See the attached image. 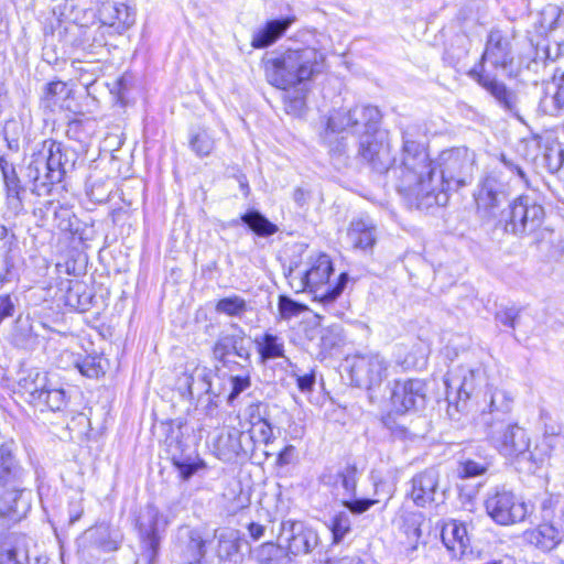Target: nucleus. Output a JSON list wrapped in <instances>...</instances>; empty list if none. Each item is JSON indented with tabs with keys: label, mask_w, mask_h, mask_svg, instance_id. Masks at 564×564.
<instances>
[{
	"label": "nucleus",
	"mask_w": 564,
	"mask_h": 564,
	"mask_svg": "<svg viewBox=\"0 0 564 564\" xmlns=\"http://www.w3.org/2000/svg\"><path fill=\"white\" fill-rule=\"evenodd\" d=\"M476 167V153L467 147L445 149L431 160L426 147L403 131L400 164L392 172L405 204L427 210L445 206L452 192L471 184Z\"/></svg>",
	"instance_id": "1"
},
{
	"label": "nucleus",
	"mask_w": 564,
	"mask_h": 564,
	"mask_svg": "<svg viewBox=\"0 0 564 564\" xmlns=\"http://www.w3.org/2000/svg\"><path fill=\"white\" fill-rule=\"evenodd\" d=\"M325 59V54L314 47L290 48L263 61L265 78L272 86L288 89L321 74Z\"/></svg>",
	"instance_id": "2"
},
{
	"label": "nucleus",
	"mask_w": 564,
	"mask_h": 564,
	"mask_svg": "<svg viewBox=\"0 0 564 564\" xmlns=\"http://www.w3.org/2000/svg\"><path fill=\"white\" fill-rule=\"evenodd\" d=\"M544 197L538 192L523 193L499 213L497 226L519 239L538 236L545 223Z\"/></svg>",
	"instance_id": "3"
},
{
	"label": "nucleus",
	"mask_w": 564,
	"mask_h": 564,
	"mask_svg": "<svg viewBox=\"0 0 564 564\" xmlns=\"http://www.w3.org/2000/svg\"><path fill=\"white\" fill-rule=\"evenodd\" d=\"M446 387L447 414L455 417L467 408V403H475L484 390L492 384L488 383L486 369L481 365H459L447 372L444 380Z\"/></svg>",
	"instance_id": "4"
},
{
	"label": "nucleus",
	"mask_w": 564,
	"mask_h": 564,
	"mask_svg": "<svg viewBox=\"0 0 564 564\" xmlns=\"http://www.w3.org/2000/svg\"><path fill=\"white\" fill-rule=\"evenodd\" d=\"M180 509V502H176L165 512L154 501L140 509L135 521L142 556L147 558L148 564H155L165 530Z\"/></svg>",
	"instance_id": "5"
},
{
	"label": "nucleus",
	"mask_w": 564,
	"mask_h": 564,
	"mask_svg": "<svg viewBox=\"0 0 564 564\" xmlns=\"http://www.w3.org/2000/svg\"><path fill=\"white\" fill-rule=\"evenodd\" d=\"M485 433L501 455L516 458L520 464L527 465L529 473H534L544 460L542 455H538L535 451L530 449V438L525 430L514 421Z\"/></svg>",
	"instance_id": "6"
},
{
	"label": "nucleus",
	"mask_w": 564,
	"mask_h": 564,
	"mask_svg": "<svg viewBox=\"0 0 564 564\" xmlns=\"http://www.w3.org/2000/svg\"><path fill=\"white\" fill-rule=\"evenodd\" d=\"M351 382L369 392L373 402L372 391L379 388L388 376L389 362L378 351L356 352L346 359Z\"/></svg>",
	"instance_id": "7"
},
{
	"label": "nucleus",
	"mask_w": 564,
	"mask_h": 564,
	"mask_svg": "<svg viewBox=\"0 0 564 564\" xmlns=\"http://www.w3.org/2000/svg\"><path fill=\"white\" fill-rule=\"evenodd\" d=\"M474 405L478 422L486 432L512 421L514 395L503 388L491 386L484 390Z\"/></svg>",
	"instance_id": "8"
},
{
	"label": "nucleus",
	"mask_w": 564,
	"mask_h": 564,
	"mask_svg": "<svg viewBox=\"0 0 564 564\" xmlns=\"http://www.w3.org/2000/svg\"><path fill=\"white\" fill-rule=\"evenodd\" d=\"M486 62L507 76L518 78L520 64H518V54L513 50L512 36L502 30L491 29L477 64L485 65Z\"/></svg>",
	"instance_id": "9"
},
{
	"label": "nucleus",
	"mask_w": 564,
	"mask_h": 564,
	"mask_svg": "<svg viewBox=\"0 0 564 564\" xmlns=\"http://www.w3.org/2000/svg\"><path fill=\"white\" fill-rule=\"evenodd\" d=\"M510 186L502 171L494 169L478 183L474 193L478 213L485 217H496L500 207L508 202Z\"/></svg>",
	"instance_id": "10"
},
{
	"label": "nucleus",
	"mask_w": 564,
	"mask_h": 564,
	"mask_svg": "<svg viewBox=\"0 0 564 564\" xmlns=\"http://www.w3.org/2000/svg\"><path fill=\"white\" fill-rule=\"evenodd\" d=\"M390 152L391 144L387 131L379 129L360 137L358 154L375 172H387L394 176L392 170L400 164V156L392 159Z\"/></svg>",
	"instance_id": "11"
},
{
	"label": "nucleus",
	"mask_w": 564,
	"mask_h": 564,
	"mask_svg": "<svg viewBox=\"0 0 564 564\" xmlns=\"http://www.w3.org/2000/svg\"><path fill=\"white\" fill-rule=\"evenodd\" d=\"M381 112L375 106H356L348 111H336L327 121V129L340 132L350 129L354 133L366 135L379 130Z\"/></svg>",
	"instance_id": "12"
},
{
	"label": "nucleus",
	"mask_w": 564,
	"mask_h": 564,
	"mask_svg": "<svg viewBox=\"0 0 564 564\" xmlns=\"http://www.w3.org/2000/svg\"><path fill=\"white\" fill-rule=\"evenodd\" d=\"M333 270L330 258L327 254H321L304 272L306 282L311 284V292H314L325 304L333 303L343 293L349 281L348 274L344 272L339 274L333 286L328 285L325 290H321L328 282Z\"/></svg>",
	"instance_id": "13"
},
{
	"label": "nucleus",
	"mask_w": 564,
	"mask_h": 564,
	"mask_svg": "<svg viewBox=\"0 0 564 564\" xmlns=\"http://www.w3.org/2000/svg\"><path fill=\"white\" fill-rule=\"evenodd\" d=\"M184 422L180 419L170 420L161 423L162 434L164 436V443L171 449H174L173 464L180 471L181 477L184 480L189 479L193 475L199 474L206 469L205 463L199 458H177L176 452H183V427Z\"/></svg>",
	"instance_id": "14"
},
{
	"label": "nucleus",
	"mask_w": 564,
	"mask_h": 564,
	"mask_svg": "<svg viewBox=\"0 0 564 564\" xmlns=\"http://www.w3.org/2000/svg\"><path fill=\"white\" fill-rule=\"evenodd\" d=\"M467 76L485 89L505 111L519 118L517 93L499 80L496 75L487 72L485 65L475 64Z\"/></svg>",
	"instance_id": "15"
},
{
	"label": "nucleus",
	"mask_w": 564,
	"mask_h": 564,
	"mask_svg": "<svg viewBox=\"0 0 564 564\" xmlns=\"http://www.w3.org/2000/svg\"><path fill=\"white\" fill-rule=\"evenodd\" d=\"M260 508L257 511V520L247 525L249 538L257 542L265 538L270 524L279 518H284L291 507L290 496H261Z\"/></svg>",
	"instance_id": "16"
},
{
	"label": "nucleus",
	"mask_w": 564,
	"mask_h": 564,
	"mask_svg": "<svg viewBox=\"0 0 564 564\" xmlns=\"http://www.w3.org/2000/svg\"><path fill=\"white\" fill-rule=\"evenodd\" d=\"M213 356L229 372H235L241 364H251L243 330L240 329V334L220 335L214 344Z\"/></svg>",
	"instance_id": "17"
},
{
	"label": "nucleus",
	"mask_w": 564,
	"mask_h": 564,
	"mask_svg": "<svg viewBox=\"0 0 564 564\" xmlns=\"http://www.w3.org/2000/svg\"><path fill=\"white\" fill-rule=\"evenodd\" d=\"M28 471L17 457V445L13 440L0 444V488L14 494H22Z\"/></svg>",
	"instance_id": "18"
},
{
	"label": "nucleus",
	"mask_w": 564,
	"mask_h": 564,
	"mask_svg": "<svg viewBox=\"0 0 564 564\" xmlns=\"http://www.w3.org/2000/svg\"><path fill=\"white\" fill-rule=\"evenodd\" d=\"M270 534L278 540L284 541L288 552L293 555L310 553L318 542V535L315 530L306 527L301 521L291 519L281 521L276 535L273 532V527H271Z\"/></svg>",
	"instance_id": "19"
},
{
	"label": "nucleus",
	"mask_w": 564,
	"mask_h": 564,
	"mask_svg": "<svg viewBox=\"0 0 564 564\" xmlns=\"http://www.w3.org/2000/svg\"><path fill=\"white\" fill-rule=\"evenodd\" d=\"M214 453L225 463L247 459L252 455L250 436L235 427L225 429L214 441Z\"/></svg>",
	"instance_id": "20"
},
{
	"label": "nucleus",
	"mask_w": 564,
	"mask_h": 564,
	"mask_svg": "<svg viewBox=\"0 0 564 564\" xmlns=\"http://www.w3.org/2000/svg\"><path fill=\"white\" fill-rule=\"evenodd\" d=\"M30 394V403L41 412L63 411L67 405L66 392L62 388H53L46 375L36 373L35 379L25 386Z\"/></svg>",
	"instance_id": "21"
},
{
	"label": "nucleus",
	"mask_w": 564,
	"mask_h": 564,
	"mask_svg": "<svg viewBox=\"0 0 564 564\" xmlns=\"http://www.w3.org/2000/svg\"><path fill=\"white\" fill-rule=\"evenodd\" d=\"M485 506L490 518L500 525L521 522L530 512L521 496H488Z\"/></svg>",
	"instance_id": "22"
},
{
	"label": "nucleus",
	"mask_w": 564,
	"mask_h": 564,
	"mask_svg": "<svg viewBox=\"0 0 564 564\" xmlns=\"http://www.w3.org/2000/svg\"><path fill=\"white\" fill-rule=\"evenodd\" d=\"M426 386L420 379L395 380L391 391V403L399 413L424 408Z\"/></svg>",
	"instance_id": "23"
},
{
	"label": "nucleus",
	"mask_w": 564,
	"mask_h": 564,
	"mask_svg": "<svg viewBox=\"0 0 564 564\" xmlns=\"http://www.w3.org/2000/svg\"><path fill=\"white\" fill-rule=\"evenodd\" d=\"M37 147L36 151L44 154V162L48 167L45 182H62L67 171L74 166V160L68 158V151L63 148L61 142L52 139L44 140Z\"/></svg>",
	"instance_id": "24"
},
{
	"label": "nucleus",
	"mask_w": 564,
	"mask_h": 564,
	"mask_svg": "<svg viewBox=\"0 0 564 564\" xmlns=\"http://www.w3.org/2000/svg\"><path fill=\"white\" fill-rule=\"evenodd\" d=\"M175 551L183 564H200L205 555V542L197 530L181 527L177 530Z\"/></svg>",
	"instance_id": "25"
},
{
	"label": "nucleus",
	"mask_w": 564,
	"mask_h": 564,
	"mask_svg": "<svg viewBox=\"0 0 564 564\" xmlns=\"http://www.w3.org/2000/svg\"><path fill=\"white\" fill-rule=\"evenodd\" d=\"M347 239L354 249L371 252L378 239L376 223L364 215L352 218L347 229Z\"/></svg>",
	"instance_id": "26"
},
{
	"label": "nucleus",
	"mask_w": 564,
	"mask_h": 564,
	"mask_svg": "<svg viewBox=\"0 0 564 564\" xmlns=\"http://www.w3.org/2000/svg\"><path fill=\"white\" fill-rule=\"evenodd\" d=\"M0 172L6 191L7 205L15 214L23 209L22 194L25 187L22 185L13 163L9 162L4 155H0Z\"/></svg>",
	"instance_id": "27"
},
{
	"label": "nucleus",
	"mask_w": 564,
	"mask_h": 564,
	"mask_svg": "<svg viewBox=\"0 0 564 564\" xmlns=\"http://www.w3.org/2000/svg\"><path fill=\"white\" fill-rule=\"evenodd\" d=\"M29 561L26 535L18 532L0 534V564H25Z\"/></svg>",
	"instance_id": "28"
},
{
	"label": "nucleus",
	"mask_w": 564,
	"mask_h": 564,
	"mask_svg": "<svg viewBox=\"0 0 564 564\" xmlns=\"http://www.w3.org/2000/svg\"><path fill=\"white\" fill-rule=\"evenodd\" d=\"M294 21L295 18L291 15L267 21L263 26L257 29L253 32L251 46L253 48L260 50L273 45L285 34Z\"/></svg>",
	"instance_id": "29"
},
{
	"label": "nucleus",
	"mask_w": 564,
	"mask_h": 564,
	"mask_svg": "<svg viewBox=\"0 0 564 564\" xmlns=\"http://www.w3.org/2000/svg\"><path fill=\"white\" fill-rule=\"evenodd\" d=\"M530 47L525 53L518 54L519 77L524 80L536 83L543 79L547 63L543 58L541 52L536 47L532 39H529Z\"/></svg>",
	"instance_id": "30"
},
{
	"label": "nucleus",
	"mask_w": 564,
	"mask_h": 564,
	"mask_svg": "<svg viewBox=\"0 0 564 564\" xmlns=\"http://www.w3.org/2000/svg\"><path fill=\"white\" fill-rule=\"evenodd\" d=\"M523 540L541 551L549 552L564 543V535L553 524L542 523L534 529L525 530Z\"/></svg>",
	"instance_id": "31"
},
{
	"label": "nucleus",
	"mask_w": 564,
	"mask_h": 564,
	"mask_svg": "<svg viewBox=\"0 0 564 564\" xmlns=\"http://www.w3.org/2000/svg\"><path fill=\"white\" fill-rule=\"evenodd\" d=\"M539 111L557 117L564 111V73L546 86L545 94L539 102Z\"/></svg>",
	"instance_id": "32"
},
{
	"label": "nucleus",
	"mask_w": 564,
	"mask_h": 564,
	"mask_svg": "<svg viewBox=\"0 0 564 564\" xmlns=\"http://www.w3.org/2000/svg\"><path fill=\"white\" fill-rule=\"evenodd\" d=\"M441 538L446 549L454 555H464L469 547L466 527L456 520H451L443 525Z\"/></svg>",
	"instance_id": "33"
},
{
	"label": "nucleus",
	"mask_w": 564,
	"mask_h": 564,
	"mask_svg": "<svg viewBox=\"0 0 564 564\" xmlns=\"http://www.w3.org/2000/svg\"><path fill=\"white\" fill-rule=\"evenodd\" d=\"M86 538L96 547L105 552H112L119 549L123 535L119 529L101 523L89 529L86 532Z\"/></svg>",
	"instance_id": "34"
},
{
	"label": "nucleus",
	"mask_w": 564,
	"mask_h": 564,
	"mask_svg": "<svg viewBox=\"0 0 564 564\" xmlns=\"http://www.w3.org/2000/svg\"><path fill=\"white\" fill-rule=\"evenodd\" d=\"M180 388L184 389L189 399L208 394L212 389V372L206 367H196L191 373H185L180 380Z\"/></svg>",
	"instance_id": "35"
},
{
	"label": "nucleus",
	"mask_w": 564,
	"mask_h": 564,
	"mask_svg": "<svg viewBox=\"0 0 564 564\" xmlns=\"http://www.w3.org/2000/svg\"><path fill=\"white\" fill-rule=\"evenodd\" d=\"M48 167L44 162V154L34 151L31 155V161L26 166L25 177L33 184L32 193L41 196L48 194L51 186L54 183H46L45 176L47 175Z\"/></svg>",
	"instance_id": "36"
},
{
	"label": "nucleus",
	"mask_w": 564,
	"mask_h": 564,
	"mask_svg": "<svg viewBox=\"0 0 564 564\" xmlns=\"http://www.w3.org/2000/svg\"><path fill=\"white\" fill-rule=\"evenodd\" d=\"M358 469L355 465H347L343 470L322 474L321 482L334 490H344L345 494H355Z\"/></svg>",
	"instance_id": "37"
},
{
	"label": "nucleus",
	"mask_w": 564,
	"mask_h": 564,
	"mask_svg": "<svg viewBox=\"0 0 564 564\" xmlns=\"http://www.w3.org/2000/svg\"><path fill=\"white\" fill-rule=\"evenodd\" d=\"M218 556L221 560L236 562L240 556L241 547L243 544H248L236 529L226 528L223 529L218 534Z\"/></svg>",
	"instance_id": "38"
},
{
	"label": "nucleus",
	"mask_w": 564,
	"mask_h": 564,
	"mask_svg": "<svg viewBox=\"0 0 564 564\" xmlns=\"http://www.w3.org/2000/svg\"><path fill=\"white\" fill-rule=\"evenodd\" d=\"M254 344L262 364L271 359L284 357V340L271 330L257 336Z\"/></svg>",
	"instance_id": "39"
},
{
	"label": "nucleus",
	"mask_w": 564,
	"mask_h": 564,
	"mask_svg": "<svg viewBox=\"0 0 564 564\" xmlns=\"http://www.w3.org/2000/svg\"><path fill=\"white\" fill-rule=\"evenodd\" d=\"M240 221L259 237H270L278 232L279 228L257 209H248L240 216Z\"/></svg>",
	"instance_id": "40"
},
{
	"label": "nucleus",
	"mask_w": 564,
	"mask_h": 564,
	"mask_svg": "<svg viewBox=\"0 0 564 564\" xmlns=\"http://www.w3.org/2000/svg\"><path fill=\"white\" fill-rule=\"evenodd\" d=\"M230 391L227 395V403L234 405L236 399L251 387V364H241L228 378Z\"/></svg>",
	"instance_id": "41"
},
{
	"label": "nucleus",
	"mask_w": 564,
	"mask_h": 564,
	"mask_svg": "<svg viewBox=\"0 0 564 564\" xmlns=\"http://www.w3.org/2000/svg\"><path fill=\"white\" fill-rule=\"evenodd\" d=\"M24 496H0V518L17 522L25 517L30 502Z\"/></svg>",
	"instance_id": "42"
},
{
	"label": "nucleus",
	"mask_w": 564,
	"mask_h": 564,
	"mask_svg": "<svg viewBox=\"0 0 564 564\" xmlns=\"http://www.w3.org/2000/svg\"><path fill=\"white\" fill-rule=\"evenodd\" d=\"M10 343L21 350H33L37 346V335L29 322L18 319L10 335Z\"/></svg>",
	"instance_id": "43"
},
{
	"label": "nucleus",
	"mask_w": 564,
	"mask_h": 564,
	"mask_svg": "<svg viewBox=\"0 0 564 564\" xmlns=\"http://www.w3.org/2000/svg\"><path fill=\"white\" fill-rule=\"evenodd\" d=\"M215 143L214 133L206 128H199L196 131H192L189 134V148L198 158L210 155L215 149Z\"/></svg>",
	"instance_id": "44"
},
{
	"label": "nucleus",
	"mask_w": 564,
	"mask_h": 564,
	"mask_svg": "<svg viewBox=\"0 0 564 564\" xmlns=\"http://www.w3.org/2000/svg\"><path fill=\"white\" fill-rule=\"evenodd\" d=\"M259 564H286L288 552L273 541L261 544L254 552Z\"/></svg>",
	"instance_id": "45"
},
{
	"label": "nucleus",
	"mask_w": 564,
	"mask_h": 564,
	"mask_svg": "<svg viewBox=\"0 0 564 564\" xmlns=\"http://www.w3.org/2000/svg\"><path fill=\"white\" fill-rule=\"evenodd\" d=\"M215 311L229 317L241 318L248 312V303L235 294L220 299L215 305Z\"/></svg>",
	"instance_id": "46"
},
{
	"label": "nucleus",
	"mask_w": 564,
	"mask_h": 564,
	"mask_svg": "<svg viewBox=\"0 0 564 564\" xmlns=\"http://www.w3.org/2000/svg\"><path fill=\"white\" fill-rule=\"evenodd\" d=\"M469 48V40L466 36L457 35L452 45L445 51V61L455 67L468 56Z\"/></svg>",
	"instance_id": "47"
},
{
	"label": "nucleus",
	"mask_w": 564,
	"mask_h": 564,
	"mask_svg": "<svg viewBox=\"0 0 564 564\" xmlns=\"http://www.w3.org/2000/svg\"><path fill=\"white\" fill-rule=\"evenodd\" d=\"M438 484V475L435 470H425L412 479V494H435Z\"/></svg>",
	"instance_id": "48"
},
{
	"label": "nucleus",
	"mask_w": 564,
	"mask_h": 564,
	"mask_svg": "<svg viewBox=\"0 0 564 564\" xmlns=\"http://www.w3.org/2000/svg\"><path fill=\"white\" fill-rule=\"evenodd\" d=\"M252 443V454L254 453L258 444L268 446L274 438L273 427L270 421H265L254 426H250L247 432Z\"/></svg>",
	"instance_id": "49"
},
{
	"label": "nucleus",
	"mask_w": 564,
	"mask_h": 564,
	"mask_svg": "<svg viewBox=\"0 0 564 564\" xmlns=\"http://www.w3.org/2000/svg\"><path fill=\"white\" fill-rule=\"evenodd\" d=\"M82 288L80 284H76L67 291L66 304L78 312H86L90 308L93 295L85 290L82 291Z\"/></svg>",
	"instance_id": "50"
},
{
	"label": "nucleus",
	"mask_w": 564,
	"mask_h": 564,
	"mask_svg": "<svg viewBox=\"0 0 564 564\" xmlns=\"http://www.w3.org/2000/svg\"><path fill=\"white\" fill-rule=\"evenodd\" d=\"M383 424L390 431V434L394 440L414 442L417 438L423 437V434H420L417 431L405 426L404 424L395 422L390 416L383 420Z\"/></svg>",
	"instance_id": "51"
},
{
	"label": "nucleus",
	"mask_w": 564,
	"mask_h": 564,
	"mask_svg": "<svg viewBox=\"0 0 564 564\" xmlns=\"http://www.w3.org/2000/svg\"><path fill=\"white\" fill-rule=\"evenodd\" d=\"M329 530L333 534V542L339 543L350 532L351 523L349 516L345 511L337 512L330 519L328 524Z\"/></svg>",
	"instance_id": "52"
},
{
	"label": "nucleus",
	"mask_w": 564,
	"mask_h": 564,
	"mask_svg": "<svg viewBox=\"0 0 564 564\" xmlns=\"http://www.w3.org/2000/svg\"><path fill=\"white\" fill-rule=\"evenodd\" d=\"M421 524H422V516L421 514H410L403 521V525H402L401 530L404 533V535L406 536V543L412 549L416 547L417 542L421 538V534H422Z\"/></svg>",
	"instance_id": "53"
},
{
	"label": "nucleus",
	"mask_w": 564,
	"mask_h": 564,
	"mask_svg": "<svg viewBox=\"0 0 564 564\" xmlns=\"http://www.w3.org/2000/svg\"><path fill=\"white\" fill-rule=\"evenodd\" d=\"M546 63L555 62L564 55V42L553 41L549 39H541L535 43Z\"/></svg>",
	"instance_id": "54"
},
{
	"label": "nucleus",
	"mask_w": 564,
	"mask_h": 564,
	"mask_svg": "<svg viewBox=\"0 0 564 564\" xmlns=\"http://www.w3.org/2000/svg\"><path fill=\"white\" fill-rule=\"evenodd\" d=\"M245 415L250 426L258 425L269 420V406L263 402L252 403L246 409Z\"/></svg>",
	"instance_id": "55"
},
{
	"label": "nucleus",
	"mask_w": 564,
	"mask_h": 564,
	"mask_svg": "<svg viewBox=\"0 0 564 564\" xmlns=\"http://www.w3.org/2000/svg\"><path fill=\"white\" fill-rule=\"evenodd\" d=\"M278 308L281 318L283 319H290L294 316H297L300 313L303 312L304 305L292 300L291 297L286 295H281L279 297Z\"/></svg>",
	"instance_id": "56"
},
{
	"label": "nucleus",
	"mask_w": 564,
	"mask_h": 564,
	"mask_svg": "<svg viewBox=\"0 0 564 564\" xmlns=\"http://www.w3.org/2000/svg\"><path fill=\"white\" fill-rule=\"evenodd\" d=\"M487 471V464L467 459L460 464L458 474L463 480L482 476Z\"/></svg>",
	"instance_id": "57"
},
{
	"label": "nucleus",
	"mask_w": 564,
	"mask_h": 564,
	"mask_svg": "<svg viewBox=\"0 0 564 564\" xmlns=\"http://www.w3.org/2000/svg\"><path fill=\"white\" fill-rule=\"evenodd\" d=\"M377 500L373 499H367L361 498L358 496H350V499L344 500L343 505L355 514H361L366 512L368 509H370L375 503H377Z\"/></svg>",
	"instance_id": "58"
},
{
	"label": "nucleus",
	"mask_w": 564,
	"mask_h": 564,
	"mask_svg": "<svg viewBox=\"0 0 564 564\" xmlns=\"http://www.w3.org/2000/svg\"><path fill=\"white\" fill-rule=\"evenodd\" d=\"M113 18L118 22V24L123 28H129L134 23V14L131 12L130 8L124 3L115 4L112 8Z\"/></svg>",
	"instance_id": "59"
},
{
	"label": "nucleus",
	"mask_w": 564,
	"mask_h": 564,
	"mask_svg": "<svg viewBox=\"0 0 564 564\" xmlns=\"http://www.w3.org/2000/svg\"><path fill=\"white\" fill-rule=\"evenodd\" d=\"M520 310L516 307H506L496 313V319L512 329L516 328V322L519 317Z\"/></svg>",
	"instance_id": "60"
},
{
	"label": "nucleus",
	"mask_w": 564,
	"mask_h": 564,
	"mask_svg": "<svg viewBox=\"0 0 564 564\" xmlns=\"http://www.w3.org/2000/svg\"><path fill=\"white\" fill-rule=\"evenodd\" d=\"M82 375L88 378H97L101 372V367L96 362V358L87 357L82 362L77 364Z\"/></svg>",
	"instance_id": "61"
},
{
	"label": "nucleus",
	"mask_w": 564,
	"mask_h": 564,
	"mask_svg": "<svg viewBox=\"0 0 564 564\" xmlns=\"http://www.w3.org/2000/svg\"><path fill=\"white\" fill-rule=\"evenodd\" d=\"M295 268L290 267L288 273H285L286 278L289 279V283L292 289H294L296 292H303L306 290L311 291V284L306 282L305 280V273L303 272L301 275L296 276L294 275Z\"/></svg>",
	"instance_id": "62"
},
{
	"label": "nucleus",
	"mask_w": 564,
	"mask_h": 564,
	"mask_svg": "<svg viewBox=\"0 0 564 564\" xmlns=\"http://www.w3.org/2000/svg\"><path fill=\"white\" fill-rule=\"evenodd\" d=\"M545 158L550 161L549 167L551 172H561L564 174V150H551Z\"/></svg>",
	"instance_id": "63"
},
{
	"label": "nucleus",
	"mask_w": 564,
	"mask_h": 564,
	"mask_svg": "<svg viewBox=\"0 0 564 564\" xmlns=\"http://www.w3.org/2000/svg\"><path fill=\"white\" fill-rule=\"evenodd\" d=\"M330 155L335 164L346 165L348 155L347 143L344 141V139L339 140L334 147L330 148Z\"/></svg>",
	"instance_id": "64"
}]
</instances>
